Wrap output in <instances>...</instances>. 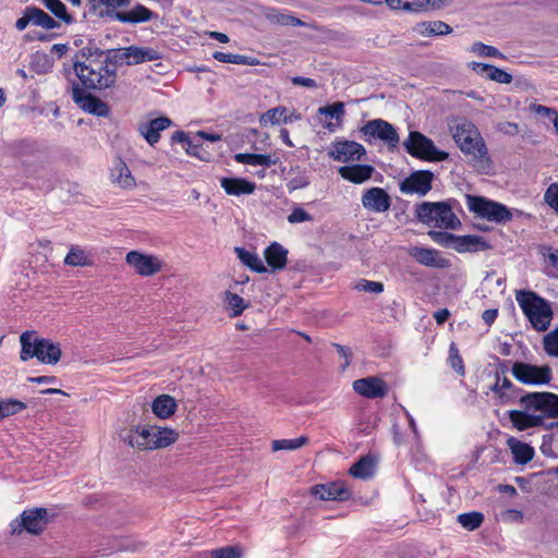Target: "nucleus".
Returning a JSON list of instances; mask_svg holds the SVG:
<instances>
[{
  "instance_id": "13",
  "label": "nucleus",
  "mask_w": 558,
  "mask_h": 558,
  "mask_svg": "<svg viewBox=\"0 0 558 558\" xmlns=\"http://www.w3.org/2000/svg\"><path fill=\"white\" fill-rule=\"evenodd\" d=\"M434 173L429 170L413 171L399 184V190L404 195L425 196L432 190Z\"/></svg>"
},
{
  "instance_id": "46",
  "label": "nucleus",
  "mask_w": 558,
  "mask_h": 558,
  "mask_svg": "<svg viewBox=\"0 0 558 558\" xmlns=\"http://www.w3.org/2000/svg\"><path fill=\"white\" fill-rule=\"evenodd\" d=\"M45 7L65 24L73 23V17L68 13L66 7L60 0H43Z\"/></svg>"
},
{
  "instance_id": "62",
  "label": "nucleus",
  "mask_w": 558,
  "mask_h": 558,
  "mask_svg": "<svg viewBox=\"0 0 558 558\" xmlns=\"http://www.w3.org/2000/svg\"><path fill=\"white\" fill-rule=\"evenodd\" d=\"M545 203L555 209V211L558 210V183H551L544 195Z\"/></svg>"
},
{
  "instance_id": "49",
  "label": "nucleus",
  "mask_w": 558,
  "mask_h": 558,
  "mask_svg": "<svg viewBox=\"0 0 558 558\" xmlns=\"http://www.w3.org/2000/svg\"><path fill=\"white\" fill-rule=\"evenodd\" d=\"M484 517L481 512H468L458 515V522L466 530L474 531L482 524Z\"/></svg>"
},
{
  "instance_id": "26",
  "label": "nucleus",
  "mask_w": 558,
  "mask_h": 558,
  "mask_svg": "<svg viewBox=\"0 0 558 558\" xmlns=\"http://www.w3.org/2000/svg\"><path fill=\"white\" fill-rule=\"evenodd\" d=\"M111 183L125 190L135 187L136 182L128 165L118 158L110 170Z\"/></svg>"
},
{
  "instance_id": "19",
  "label": "nucleus",
  "mask_w": 558,
  "mask_h": 558,
  "mask_svg": "<svg viewBox=\"0 0 558 558\" xmlns=\"http://www.w3.org/2000/svg\"><path fill=\"white\" fill-rule=\"evenodd\" d=\"M409 255L413 257L418 264L426 267L445 269L449 268L451 265L450 260L445 258L441 252L435 248L412 246L409 248Z\"/></svg>"
},
{
  "instance_id": "60",
  "label": "nucleus",
  "mask_w": 558,
  "mask_h": 558,
  "mask_svg": "<svg viewBox=\"0 0 558 558\" xmlns=\"http://www.w3.org/2000/svg\"><path fill=\"white\" fill-rule=\"evenodd\" d=\"M471 50L481 57H504L497 48L483 43H475Z\"/></svg>"
},
{
  "instance_id": "29",
  "label": "nucleus",
  "mask_w": 558,
  "mask_h": 558,
  "mask_svg": "<svg viewBox=\"0 0 558 558\" xmlns=\"http://www.w3.org/2000/svg\"><path fill=\"white\" fill-rule=\"evenodd\" d=\"M90 11L100 17L108 16L114 20V13H119L117 9L130 5V0H88Z\"/></svg>"
},
{
  "instance_id": "21",
  "label": "nucleus",
  "mask_w": 558,
  "mask_h": 558,
  "mask_svg": "<svg viewBox=\"0 0 558 558\" xmlns=\"http://www.w3.org/2000/svg\"><path fill=\"white\" fill-rule=\"evenodd\" d=\"M362 205L369 211L385 213L391 206V198L384 189L375 186L363 193Z\"/></svg>"
},
{
  "instance_id": "53",
  "label": "nucleus",
  "mask_w": 558,
  "mask_h": 558,
  "mask_svg": "<svg viewBox=\"0 0 558 558\" xmlns=\"http://www.w3.org/2000/svg\"><path fill=\"white\" fill-rule=\"evenodd\" d=\"M543 345L548 355L558 357V326L544 337Z\"/></svg>"
},
{
  "instance_id": "27",
  "label": "nucleus",
  "mask_w": 558,
  "mask_h": 558,
  "mask_svg": "<svg viewBox=\"0 0 558 558\" xmlns=\"http://www.w3.org/2000/svg\"><path fill=\"white\" fill-rule=\"evenodd\" d=\"M126 65H136L148 61L161 59V52L158 49L148 46H129L126 47Z\"/></svg>"
},
{
  "instance_id": "14",
  "label": "nucleus",
  "mask_w": 558,
  "mask_h": 558,
  "mask_svg": "<svg viewBox=\"0 0 558 558\" xmlns=\"http://www.w3.org/2000/svg\"><path fill=\"white\" fill-rule=\"evenodd\" d=\"M156 428L157 426H148L136 429H124L120 433L122 441L141 450L156 449Z\"/></svg>"
},
{
  "instance_id": "32",
  "label": "nucleus",
  "mask_w": 558,
  "mask_h": 558,
  "mask_svg": "<svg viewBox=\"0 0 558 558\" xmlns=\"http://www.w3.org/2000/svg\"><path fill=\"white\" fill-rule=\"evenodd\" d=\"M489 244L480 235H457L453 248L459 253L488 250Z\"/></svg>"
},
{
  "instance_id": "9",
  "label": "nucleus",
  "mask_w": 558,
  "mask_h": 558,
  "mask_svg": "<svg viewBox=\"0 0 558 558\" xmlns=\"http://www.w3.org/2000/svg\"><path fill=\"white\" fill-rule=\"evenodd\" d=\"M520 405L526 411L539 412L543 417H558V395L529 392L520 397Z\"/></svg>"
},
{
  "instance_id": "40",
  "label": "nucleus",
  "mask_w": 558,
  "mask_h": 558,
  "mask_svg": "<svg viewBox=\"0 0 558 558\" xmlns=\"http://www.w3.org/2000/svg\"><path fill=\"white\" fill-rule=\"evenodd\" d=\"M64 264L73 267H83L92 264L90 255L77 245H72L64 258Z\"/></svg>"
},
{
  "instance_id": "2",
  "label": "nucleus",
  "mask_w": 558,
  "mask_h": 558,
  "mask_svg": "<svg viewBox=\"0 0 558 558\" xmlns=\"http://www.w3.org/2000/svg\"><path fill=\"white\" fill-rule=\"evenodd\" d=\"M13 154L22 158L23 173L26 178L36 181L37 186L41 190L49 191L54 187L58 182L57 173L45 161L35 159L31 161L26 157H36L38 151L35 143L23 140L11 145Z\"/></svg>"
},
{
  "instance_id": "1",
  "label": "nucleus",
  "mask_w": 558,
  "mask_h": 558,
  "mask_svg": "<svg viewBox=\"0 0 558 558\" xmlns=\"http://www.w3.org/2000/svg\"><path fill=\"white\" fill-rule=\"evenodd\" d=\"M453 138L461 151L466 156L468 162L480 173L492 170V160L486 144L475 124L462 120L453 129Z\"/></svg>"
},
{
  "instance_id": "51",
  "label": "nucleus",
  "mask_w": 558,
  "mask_h": 558,
  "mask_svg": "<svg viewBox=\"0 0 558 558\" xmlns=\"http://www.w3.org/2000/svg\"><path fill=\"white\" fill-rule=\"evenodd\" d=\"M26 405L17 400L13 399H7V400H0V418H4L8 416H11L13 414H16L24 410Z\"/></svg>"
},
{
  "instance_id": "52",
  "label": "nucleus",
  "mask_w": 558,
  "mask_h": 558,
  "mask_svg": "<svg viewBox=\"0 0 558 558\" xmlns=\"http://www.w3.org/2000/svg\"><path fill=\"white\" fill-rule=\"evenodd\" d=\"M178 434L170 428H156V448L167 447L177 440Z\"/></svg>"
},
{
  "instance_id": "3",
  "label": "nucleus",
  "mask_w": 558,
  "mask_h": 558,
  "mask_svg": "<svg viewBox=\"0 0 558 558\" xmlns=\"http://www.w3.org/2000/svg\"><path fill=\"white\" fill-rule=\"evenodd\" d=\"M22 361L37 357L44 364H57L61 357V349L58 343L45 338H38L35 331H25L20 337Z\"/></svg>"
},
{
  "instance_id": "58",
  "label": "nucleus",
  "mask_w": 558,
  "mask_h": 558,
  "mask_svg": "<svg viewBox=\"0 0 558 558\" xmlns=\"http://www.w3.org/2000/svg\"><path fill=\"white\" fill-rule=\"evenodd\" d=\"M428 235L435 243L442 245L445 247H453V245L456 244L457 235L452 233L432 230L428 232Z\"/></svg>"
},
{
  "instance_id": "38",
  "label": "nucleus",
  "mask_w": 558,
  "mask_h": 558,
  "mask_svg": "<svg viewBox=\"0 0 558 558\" xmlns=\"http://www.w3.org/2000/svg\"><path fill=\"white\" fill-rule=\"evenodd\" d=\"M234 252L238 258L241 260V263L248 267L250 269H252L253 271H256L258 274L267 271L266 266L264 265L263 260L256 253L250 252L242 247H235Z\"/></svg>"
},
{
  "instance_id": "8",
  "label": "nucleus",
  "mask_w": 558,
  "mask_h": 558,
  "mask_svg": "<svg viewBox=\"0 0 558 558\" xmlns=\"http://www.w3.org/2000/svg\"><path fill=\"white\" fill-rule=\"evenodd\" d=\"M403 145L411 156L427 161H444L449 156L438 150L430 138L417 131L410 132Z\"/></svg>"
},
{
  "instance_id": "50",
  "label": "nucleus",
  "mask_w": 558,
  "mask_h": 558,
  "mask_svg": "<svg viewBox=\"0 0 558 558\" xmlns=\"http://www.w3.org/2000/svg\"><path fill=\"white\" fill-rule=\"evenodd\" d=\"M448 364L458 375L463 376L465 374L463 359L460 355L459 349L454 342H452L449 347Z\"/></svg>"
},
{
  "instance_id": "48",
  "label": "nucleus",
  "mask_w": 558,
  "mask_h": 558,
  "mask_svg": "<svg viewBox=\"0 0 558 558\" xmlns=\"http://www.w3.org/2000/svg\"><path fill=\"white\" fill-rule=\"evenodd\" d=\"M214 58L220 62L232 63V64L254 65L257 63L251 57L243 56V54L227 53V52H221V51H216L214 53Z\"/></svg>"
},
{
  "instance_id": "35",
  "label": "nucleus",
  "mask_w": 558,
  "mask_h": 558,
  "mask_svg": "<svg viewBox=\"0 0 558 558\" xmlns=\"http://www.w3.org/2000/svg\"><path fill=\"white\" fill-rule=\"evenodd\" d=\"M265 259L274 269H283L287 265L288 251L279 243L274 242L265 250Z\"/></svg>"
},
{
  "instance_id": "56",
  "label": "nucleus",
  "mask_w": 558,
  "mask_h": 558,
  "mask_svg": "<svg viewBox=\"0 0 558 558\" xmlns=\"http://www.w3.org/2000/svg\"><path fill=\"white\" fill-rule=\"evenodd\" d=\"M126 53H128L126 47L119 48V49H109V50L105 51L104 56H106V58L102 61L106 62V64H108V65H109V63H113V64L125 63L126 64V61H128Z\"/></svg>"
},
{
  "instance_id": "63",
  "label": "nucleus",
  "mask_w": 558,
  "mask_h": 558,
  "mask_svg": "<svg viewBox=\"0 0 558 558\" xmlns=\"http://www.w3.org/2000/svg\"><path fill=\"white\" fill-rule=\"evenodd\" d=\"M290 223H300L305 221H313V217L302 207H295L288 216Z\"/></svg>"
},
{
  "instance_id": "33",
  "label": "nucleus",
  "mask_w": 558,
  "mask_h": 558,
  "mask_svg": "<svg viewBox=\"0 0 558 558\" xmlns=\"http://www.w3.org/2000/svg\"><path fill=\"white\" fill-rule=\"evenodd\" d=\"M507 446L511 450L513 456V461L517 464H526L534 457V449L529 444H525L515 437H509L507 440Z\"/></svg>"
},
{
  "instance_id": "43",
  "label": "nucleus",
  "mask_w": 558,
  "mask_h": 558,
  "mask_svg": "<svg viewBox=\"0 0 558 558\" xmlns=\"http://www.w3.org/2000/svg\"><path fill=\"white\" fill-rule=\"evenodd\" d=\"M374 473V459L369 456L361 458L350 468V474L356 478H368Z\"/></svg>"
},
{
  "instance_id": "20",
  "label": "nucleus",
  "mask_w": 558,
  "mask_h": 558,
  "mask_svg": "<svg viewBox=\"0 0 558 558\" xmlns=\"http://www.w3.org/2000/svg\"><path fill=\"white\" fill-rule=\"evenodd\" d=\"M352 386L356 393L368 399L384 398L388 393L387 384L376 376L356 379Z\"/></svg>"
},
{
  "instance_id": "6",
  "label": "nucleus",
  "mask_w": 558,
  "mask_h": 558,
  "mask_svg": "<svg viewBox=\"0 0 558 558\" xmlns=\"http://www.w3.org/2000/svg\"><path fill=\"white\" fill-rule=\"evenodd\" d=\"M415 213L422 223L432 228L454 230L460 226V220L445 202H423L416 206Z\"/></svg>"
},
{
  "instance_id": "17",
  "label": "nucleus",
  "mask_w": 558,
  "mask_h": 558,
  "mask_svg": "<svg viewBox=\"0 0 558 558\" xmlns=\"http://www.w3.org/2000/svg\"><path fill=\"white\" fill-rule=\"evenodd\" d=\"M126 263L132 266L135 271L141 276H153L161 269V260L154 256L131 251L126 254Z\"/></svg>"
},
{
  "instance_id": "31",
  "label": "nucleus",
  "mask_w": 558,
  "mask_h": 558,
  "mask_svg": "<svg viewBox=\"0 0 558 558\" xmlns=\"http://www.w3.org/2000/svg\"><path fill=\"white\" fill-rule=\"evenodd\" d=\"M338 172L344 180L361 184L372 177L374 168L368 165H352L340 167Z\"/></svg>"
},
{
  "instance_id": "45",
  "label": "nucleus",
  "mask_w": 558,
  "mask_h": 558,
  "mask_svg": "<svg viewBox=\"0 0 558 558\" xmlns=\"http://www.w3.org/2000/svg\"><path fill=\"white\" fill-rule=\"evenodd\" d=\"M308 442V438L306 436H300L294 439H277L272 440L271 449L272 451L279 450H296Z\"/></svg>"
},
{
  "instance_id": "41",
  "label": "nucleus",
  "mask_w": 558,
  "mask_h": 558,
  "mask_svg": "<svg viewBox=\"0 0 558 558\" xmlns=\"http://www.w3.org/2000/svg\"><path fill=\"white\" fill-rule=\"evenodd\" d=\"M287 111L286 107L271 108L262 114L259 123L262 126L277 125L281 122L288 123L291 120L287 117Z\"/></svg>"
},
{
  "instance_id": "23",
  "label": "nucleus",
  "mask_w": 558,
  "mask_h": 558,
  "mask_svg": "<svg viewBox=\"0 0 558 558\" xmlns=\"http://www.w3.org/2000/svg\"><path fill=\"white\" fill-rule=\"evenodd\" d=\"M312 494L322 500H348L351 492L343 483L332 482L328 484H318L312 487Z\"/></svg>"
},
{
  "instance_id": "11",
  "label": "nucleus",
  "mask_w": 558,
  "mask_h": 558,
  "mask_svg": "<svg viewBox=\"0 0 558 558\" xmlns=\"http://www.w3.org/2000/svg\"><path fill=\"white\" fill-rule=\"evenodd\" d=\"M361 133L365 136L366 141L379 140L387 144L389 148L397 147L400 141L395 126L383 119L368 121L361 128Z\"/></svg>"
},
{
  "instance_id": "37",
  "label": "nucleus",
  "mask_w": 558,
  "mask_h": 558,
  "mask_svg": "<svg viewBox=\"0 0 558 558\" xmlns=\"http://www.w3.org/2000/svg\"><path fill=\"white\" fill-rule=\"evenodd\" d=\"M151 409L158 417L168 418L175 412L177 403L171 396L161 395L154 400Z\"/></svg>"
},
{
  "instance_id": "16",
  "label": "nucleus",
  "mask_w": 558,
  "mask_h": 558,
  "mask_svg": "<svg viewBox=\"0 0 558 558\" xmlns=\"http://www.w3.org/2000/svg\"><path fill=\"white\" fill-rule=\"evenodd\" d=\"M72 98L80 108L88 113L98 117H107L109 113V108L106 102L93 95L86 94L77 84H73L72 86Z\"/></svg>"
},
{
  "instance_id": "44",
  "label": "nucleus",
  "mask_w": 558,
  "mask_h": 558,
  "mask_svg": "<svg viewBox=\"0 0 558 558\" xmlns=\"http://www.w3.org/2000/svg\"><path fill=\"white\" fill-rule=\"evenodd\" d=\"M234 159L240 163L250 166L269 167L276 163V160L272 159L270 155L262 154H236Z\"/></svg>"
},
{
  "instance_id": "42",
  "label": "nucleus",
  "mask_w": 558,
  "mask_h": 558,
  "mask_svg": "<svg viewBox=\"0 0 558 558\" xmlns=\"http://www.w3.org/2000/svg\"><path fill=\"white\" fill-rule=\"evenodd\" d=\"M223 302L231 317L240 316L248 307V303L236 293L226 291Z\"/></svg>"
},
{
  "instance_id": "15",
  "label": "nucleus",
  "mask_w": 558,
  "mask_h": 558,
  "mask_svg": "<svg viewBox=\"0 0 558 558\" xmlns=\"http://www.w3.org/2000/svg\"><path fill=\"white\" fill-rule=\"evenodd\" d=\"M365 155L364 146L354 141H337L328 151V156L339 162L359 161Z\"/></svg>"
},
{
  "instance_id": "64",
  "label": "nucleus",
  "mask_w": 558,
  "mask_h": 558,
  "mask_svg": "<svg viewBox=\"0 0 558 558\" xmlns=\"http://www.w3.org/2000/svg\"><path fill=\"white\" fill-rule=\"evenodd\" d=\"M289 17H290V14L280 12V11L275 10V9H271V10H269L267 12V19L270 22H274V23H277V24H280V25L288 26L289 25Z\"/></svg>"
},
{
  "instance_id": "30",
  "label": "nucleus",
  "mask_w": 558,
  "mask_h": 558,
  "mask_svg": "<svg viewBox=\"0 0 558 558\" xmlns=\"http://www.w3.org/2000/svg\"><path fill=\"white\" fill-rule=\"evenodd\" d=\"M220 186L228 195L240 196L254 193L256 184L242 178H221Z\"/></svg>"
},
{
  "instance_id": "18",
  "label": "nucleus",
  "mask_w": 558,
  "mask_h": 558,
  "mask_svg": "<svg viewBox=\"0 0 558 558\" xmlns=\"http://www.w3.org/2000/svg\"><path fill=\"white\" fill-rule=\"evenodd\" d=\"M494 398L498 404H513L515 401L520 402L521 389L513 385L507 377H500L496 373L495 384L490 387Z\"/></svg>"
},
{
  "instance_id": "57",
  "label": "nucleus",
  "mask_w": 558,
  "mask_h": 558,
  "mask_svg": "<svg viewBox=\"0 0 558 558\" xmlns=\"http://www.w3.org/2000/svg\"><path fill=\"white\" fill-rule=\"evenodd\" d=\"M211 558H242L243 553L239 546H225L210 551Z\"/></svg>"
},
{
  "instance_id": "28",
  "label": "nucleus",
  "mask_w": 558,
  "mask_h": 558,
  "mask_svg": "<svg viewBox=\"0 0 558 558\" xmlns=\"http://www.w3.org/2000/svg\"><path fill=\"white\" fill-rule=\"evenodd\" d=\"M531 411L511 410L508 416L513 427L518 430H525L531 427H536L543 424V416L530 413Z\"/></svg>"
},
{
  "instance_id": "22",
  "label": "nucleus",
  "mask_w": 558,
  "mask_h": 558,
  "mask_svg": "<svg viewBox=\"0 0 558 558\" xmlns=\"http://www.w3.org/2000/svg\"><path fill=\"white\" fill-rule=\"evenodd\" d=\"M172 121L167 117H159L146 122H141L137 126L138 133L150 145L155 146L160 140V132L171 126Z\"/></svg>"
},
{
  "instance_id": "10",
  "label": "nucleus",
  "mask_w": 558,
  "mask_h": 558,
  "mask_svg": "<svg viewBox=\"0 0 558 558\" xmlns=\"http://www.w3.org/2000/svg\"><path fill=\"white\" fill-rule=\"evenodd\" d=\"M511 372L513 377L524 385H546L553 379V372L549 365L537 366L524 362H514Z\"/></svg>"
},
{
  "instance_id": "54",
  "label": "nucleus",
  "mask_w": 558,
  "mask_h": 558,
  "mask_svg": "<svg viewBox=\"0 0 558 558\" xmlns=\"http://www.w3.org/2000/svg\"><path fill=\"white\" fill-rule=\"evenodd\" d=\"M318 113L338 121L342 120L344 116V104L341 101L333 102L318 109Z\"/></svg>"
},
{
  "instance_id": "34",
  "label": "nucleus",
  "mask_w": 558,
  "mask_h": 558,
  "mask_svg": "<svg viewBox=\"0 0 558 558\" xmlns=\"http://www.w3.org/2000/svg\"><path fill=\"white\" fill-rule=\"evenodd\" d=\"M472 69L481 75H485L492 81L501 83V84H509L512 81L511 74L507 73L506 71L498 69L494 65L482 63V62H472L471 63Z\"/></svg>"
},
{
  "instance_id": "47",
  "label": "nucleus",
  "mask_w": 558,
  "mask_h": 558,
  "mask_svg": "<svg viewBox=\"0 0 558 558\" xmlns=\"http://www.w3.org/2000/svg\"><path fill=\"white\" fill-rule=\"evenodd\" d=\"M52 66L53 62L48 54L43 52H36L32 56L31 68L37 74H46L51 71Z\"/></svg>"
},
{
  "instance_id": "12",
  "label": "nucleus",
  "mask_w": 558,
  "mask_h": 558,
  "mask_svg": "<svg viewBox=\"0 0 558 558\" xmlns=\"http://www.w3.org/2000/svg\"><path fill=\"white\" fill-rule=\"evenodd\" d=\"M47 509L45 508H33L28 510H24L20 517V521L14 520L10 526L13 534H19L22 530H26L28 533L38 534L40 533L48 520H47Z\"/></svg>"
},
{
  "instance_id": "5",
  "label": "nucleus",
  "mask_w": 558,
  "mask_h": 558,
  "mask_svg": "<svg viewBox=\"0 0 558 558\" xmlns=\"http://www.w3.org/2000/svg\"><path fill=\"white\" fill-rule=\"evenodd\" d=\"M76 76L84 87L88 89H105L113 85L117 78V71L110 68L102 60H90V63L82 65L75 62Z\"/></svg>"
},
{
  "instance_id": "7",
  "label": "nucleus",
  "mask_w": 558,
  "mask_h": 558,
  "mask_svg": "<svg viewBox=\"0 0 558 558\" xmlns=\"http://www.w3.org/2000/svg\"><path fill=\"white\" fill-rule=\"evenodd\" d=\"M466 203L470 211L488 221L505 223L512 219L510 209L501 203L482 196H468Z\"/></svg>"
},
{
  "instance_id": "55",
  "label": "nucleus",
  "mask_w": 558,
  "mask_h": 558,
  "mask_svg": "<svg viewBox=\"0 0 558 558\" xmlns=\"http://www.w3.org/2000/svg\"><path fill=\"white\" fill-rule=\"evenodd\" d=\"M547 253L543 252L545 263L547 265V275L558 278V250L545 248Z\"/></svg>"
},
{
  "instance_id": "59",
  "label": "nucleus",
  "mask_w": 558,
  "mask_h": 558,
  "mask_svg": "<svg viewBox=\"0 0 558 558\" xmlns=\"http://www.w3.org/2000/svg\"><path fill=\"white\" fill-rule=\"evenodd\" d=\"M354 288L357 291H364V292H369V293H375V294L381 293L384 291V284L381 282L369 281L366 279L359 280L355 283Z\"/></svg>"
},
{
  "instance_id": "39",
  "label": "nucleus",
  "mask_w": 558,
  "mask_h": 558,
  "mask_svg": "<svg viewBox=\"0 0 558 558\" xmlns=\"http://www.w3.org/2000/svg\"><path fill=\"white\" fill-rule=\"evenodd\" d=\"M415 31L422 36H435L447 35L452 28L445 22L432 21L417 24Z\"/></svg>"
},
{
  "instance_id": "4",
  "label": "nucleus",
  "mask_w": 558,
  "mask_h": 558,
  "mask_svg": "<svg viewBox=\"0 0 558 558\" xmlns=\"http://www.w3.org/2000/svg\"><path fill=\"white\" fill-rule=\"evenodd\" d=\"M515 299L533 328L538 331L548 329L553 319L549 302L531 291H519Z\"/></svg>"
},
{
  "instance_id": "36",
  "label": "nucleus",
  "mask_w": 558,
  "mask_h": 558,
  "mask_svg": "<svg viewBox=\"0 0 558 558\" xmlns=\"http://www.w3.org/2000/svg\"><path fill=\"white\" fill-rule=\"evenodd\" d=\"M105 51L98 48L92 40H88L86 46L75 51L72 57L73 70H75V62H81L82 65L90 63V60H100L104 57Z\"/></svg>"
},
{
  "instance_id": "24",
  "label": "nucleus",
  "mask_w": 558,
  "mask_h": 558,
  "mask_svg": "<svg viewBox=\"0 0 558 558\" xmlns=\"http://www.w3.org/2000/svg\"><path fill=\"white\" fill-rule=\"evenodd\" d=\"M156 17L157 14L155 12L141 3H137L129 11H120L119 13H114V20L124 24L145 23Z\"/></svg>"
},
{
  "instance_id": "25",
  "label": "nucleus",
  "mask_w": 558,
  "mask_h": 558,
  "mask_svg": "<svg viewBox=\"0 0 558 558\" xmlns=\"http://www.w3.org/2000/svg\"><path fill=\"white\" fill-rule=\"evenodd\" d=\"M450 0H391V9L411 12L440 9Z\"/></svg>"
},
{
  "instance_id": "61",
  "label": "nucleus",
  "mask_w": 558,
  "mask_h": 558,
  "mask_svg": "<svg viewBox=\"0 0 558 558\" xmlns=\"http://www.w3.org/2000/svg\"><path fill=\"white\" fill-rule=\"evenodd\" d=\"M310 184V177L306 172H298L294 177H292L287 183V187L289 191H295L300 189H304Z\"/></svg>"
}]
</instances>
